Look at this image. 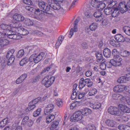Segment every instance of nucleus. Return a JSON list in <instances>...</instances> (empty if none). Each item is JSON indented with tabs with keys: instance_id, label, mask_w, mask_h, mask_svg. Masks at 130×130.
I'll use <instances>...</instances> for the list:
<instances>
[{
	"instance_id": "79ce46f5",
	"label": "nucleus",
	"mask_w": 130,
	"mask_h": 130,
	"mask_svg": "<svg viewBox=\"0 0 130 130\" xmlns=\"http://www.w3.org/2000/svg\"><path fill=\"white\" fill-rule=\"evenodd\" d=\"M109 43L111 45L114 46H117L119 44L118 42L113 39L110 41Z\"/></svg>"
},
{
	"instance_id": "0e129e2a",
	"label": "nucleus",
	"mask_w": 130,
	"mask_h": 130,
	"mask_svg": "<svg viewBox=\"0 0 130 130\" xmlns=\"http://www.w3.org/2000/svg\"><path fill=\"white\" fill-rule=\"evenodd\" d=\"M25 8L28 11L31 12L34 9L33 7L29 6H26Z\"/></svg>"
},
{
	"instance_id": "0eeeda50",
	"label": "nucleus",
	"mask_w": 130,
	"mask_h": 130,
	"mask_svg": "<svg viewBox=\"0 0 130 130\" xmlns=\"http://www.w3.org/2000/svg\"><path fill=\"white\" fill-rule=\"evenodd\" d=\"M118 7L121 12L122 13H123L128 10V8L127 6L126 3L125 4V2L124 1L121 2L119 5Z\"/></svg>"
},
{
	"instance_id": "69168bd1",
	"label": "nucleus",
	"mask_w": 130,
	"mask_h": 130,
	"mask_svg": "<svg viewBox=\"0 0 130 130\" xmlns=\"http://www.w3.org/2000/svg\"><path fill=\"white\" fill-rule=\"evenodd\" d=\"M27 75L26 74H24L20 76V78H21L22 80L23 81L27 77Z\"/></svg>"
},
{
	"instance_id": "4be33fe9",
	"label": "nucleus",
	"mask_w": 130,
	"mask_h": 130,
	"mask_svg": "<svg viewBox=\"0 0 130 130\" xmlns=\"http://www.w3.org/2000/svg\"><path fill=\"white\" fill-rule=\"evenodd\" d=\"M20 29V30H21L22 31L24 32H28V31L26 29H25L24 28H11V29L10 30V32H17L18 31H19V29Z\"/></svg>"
},
{
	"instance_id": "a878e982",
	"label": "nucleus",
	"mask_w": 130,
	"mask_h": 130,
	"mask_svg": "<svg viewBox=\"0 0 130 130\" xmlns=\"http://www.w3.org/2000/svg\"><path fill=\"white\" fill-rule=\"evenodd\" d=\"M48 115L46 117V122L47 123H49L51 122L55 118V116L54 115L50 114Z\"/></svg>"
},
{
	"instance_id": "f257e3e1",
	"label": "nucleus",
	"mask_w": 130,
	"mask_h": 130,
	"mask_svg": "<svg viewBox=\"0 0 130 130\" xmlns=\"http://www.w3.org/2000/svg\"><path fill=\"white\" fill-rule=\"evenodd\" d=\"M15 51L14 49H11L8 51L7 54L6 58L8 59L7 61L8 65H10L12 64L14 61L15 56L13 54Z\"/></svg>"
},
{
	"instance_id": "49530a36",
	"label": "nucleus",
	"mask_w": 130,
	"mask_h": 130,
	"mask_svg": "<svg viewBox=\"0 0 130 130\" xmlns=\"http://www.w3.org/2000/svg\"><path fill=\"white\" fill-rule=\"evenodd\" d=\"M97 28V25L95 24L94 23H93L91 24L89 27L90 29L92 31L95 30Z\"/></svg>"
},
{
	"instance_id": "864d4df0",
	"label": "nucleus",
	"mask_w": 130,
	"mask_h": 130,
	"mask_svg": "<svg viewBox=\"0 0 130 130\" xmlns=\"http://www.w3.org/2000/svg\"><path fill=\"white\" fill-rule=\"evenodd\" d=\"M29 118L28 116H26L23 119L22 123L24 124H26V123L28 122V121L29 120Z\"/></svg>"
},
{
	"instance_id": "c85d7f7f",
	"label": "nucleus",
	"mask_w": 130,
	"mask_h": 130,
	"mask_svg": "<svg viewBox=\"0 0 130 130\" xmlns=\"http://www.w3.org/2000/svg\"><path fill=\"white\" fill-rule=\"evenodd\" d=\"M97 61L98 62H101L103 60H105L103 59V56L102 54L101 53H97L96 54Z\"/></svg>"
},
{
	"instance_id": "09e8293b",
	"label": "nucleus",
	"mask_w": 130,
	"mask_h": 130,
	"mask_svg": "<svg viewBox=\"0 0 130 130\" xmlns=\"http://www.w3.org/2000/svg\"><path fill=\"white\" fill-rule=\"evenodd\" d=\"M41 110V109L40 108L37 109L34 112L33 115V116L35 117L38 116L40 113Z\"/></svg>"
},
{
	"instance_id": "9b49d317",
	"label": "nucleus",
	"mask_w": 130,
	"mask_h": 130,
	"mask_svg": "<svg viewBox=\"0 0 130 130\" xmlns=\"http://www.w3.org/2000/svg\"><path fill=\"white\" fill-rule=\"evenodd\" d=\"M13 19L14 20L18 21H23L24 20V18L22 15L17 13L13 15Z\"/></svg>"
},
{
	"instance_id": "c03bdc74",
	"label": "nucleus",
	"mask_w": 130,
	"mask_h": 130,
	"mask_svg": "<svg viewBox=\"0 0 130 130\" xmlns=\"http://www.w3.org/2000/svg\"><path fill=\"white\" fill-rule=\"evenodd\" d=\"M33 22L29 19H26L25 22V23L26 25L28 26H31L33 25Z\"/></svg>"
},
{
	"instance_id": "473e14b6",
	"label": "nucleus",
	"mask_w": 130,
	"mask_h": 130,
	"mask_svg": "<svg viewBox=\"0 0 130 130\" xmlns=\"http://www.w3.org/2000/svg\"><path fill=\"white\" fill-rule=\"evenodd\" d=\"M36 54H34L29 57L28 60L30 62L34 61L35 63H37V62L36 61Z\"/></svg>"
},
{
	"instance_id": "5701e85b",
	"label": "nucleus",
	"mask_w": 130,
	"mask_h": 130,
	"mask_svg": "<svg viewBox=\"0 0 130 130\" xmlns=\"http://www.w3.org/2000/svg\"><path fill=\"white\" fill-rule=\"evenodd\" d=\"M103 53L104 56L106 58L109 57L111 55L110 50L107 48H105L104 49Z\"/></svg>"
},
{
	"instance_id": "20e7f679",
	"label": "nucleus",
	"mask_w": 130,
	"mask_h": 130,
	"mask_svg": "<svg viewBox=\"0 0 130 130\" xmlns=\"http://www.w3.org/2000/svg\"><path fill=\"white\" fill-rule=\"evenodd\" d=\"M108 112L112 115L117 116H121L122 115V113L119 109L115 107L110 106L108 110Z\"/></svg>"
},
{
	"instance_id": "1a4fd4ad",
	"label": "nucleus",
	"mask_w": 130,
	"mask_h": 130,
	"mask_svg": "<svg viewBox=\"0 0 130 130\" xmlns=\"http://www.w3.org/2000/svg\"><path fill=\"white\" fill-rule=\"evenodd\" d=\"M54 106L52 104H49L46 107L44 111L45 115H48L53 111Z\"/></svg>"
},
{
	"instance_id": "a211bd4d",
	"label": "nucleus",
	"mask_w": 130,
	"mask_h": 130,
	"mask_svg": "<svg viewBox=\"0 0 130 130\" xmlns=\"http://www.w3.org/2000/svg\"><path fill=\"white\" fill-rule=\"evenodd\" d=\"M44 55L45 54L44 52L40 53L38 55L36 54V62L38 63L44 58Z\"/></svg>"
},
{
	"instance_id": "13d9d810",
	"label": "nucleus",
	"mask_w": 130,
	"mask_h": 130,
	"mask_svg": "<svg viewBox=\"0 0 130 130\" xmlns=\"http://www.w3.org/2000/svg\"><path fill=\"white\" fill-rule=\"evenodd\" d=\"M82 47V48L85 49L88 48V45L86 42H83L81 44Z\"/></svg>"
},
{
	"instance_id": "cd10ccee",
	"label": "nucleus",
	"mask_w": 130,
	"mask_h": 130,
	"mask_svg": "<svg viewBox=\"0 0 130 130\" xmlns=\"http://www.w3.org/2000/svg\"><path fill=\"white\" fill-rule=\"evenodd\" d=\"M82 104L81 102L76 101L72 103L70 106V108L72 109L76 107L80 106Z\"/></svg>"
},
{
	"instance_id": "dca6fc26",
	"label": "nucleus",
	"mask_w": 130,
	"mask_h": 130,
	"mask_svg": "<svg viewBox=\"0 0 130 130\" xmlns=\"http://www.w3.org/2000/svg\"><path fill=\"white\" fill-rule=\"evenodd\" d=\"M123 85H119L115 86L113 88L115 92H120L123 91Z\"/></svg>"
},
{
	"instance_id": "f8f14e48",
	"label": "nucleus",
	"mask_w": 130,
	"mask_h": 130,
	"mask_svg": "<svg viewBox=\"0 0 130 130\" xmlns=\"http://www.w3.org/2000/svg\"><path fill=\"white\" fill-rule=\"evenodd\" d=\"M103 14V12L101 11L98 10V11L95 12L94 13V16L96 18H98L96 19V21L97 22L100 21L101 20V19H99L102 17V16Z\"/></svg>"
},
{
	"instance_id": "6ab92c4d",
	"label": "nucleus",
	"mask_w": 130,
	"mask_h": 130,
	"mask_svg": "<svg viewBox=\"0 0 130 130\" xmlns=\"http://www.w3.org/2000/svg\"><path fill=\"white\" fill-rule=\"evenodd\" d=\"M9 43V41L6 39H0V49L2 48V47L6 45Z\"/></svg>"
},
{
	"instance_id": "8fccbe9b",
	"label": "nucleus",
	"mask_w": 130,
	"mask_h": 130,
	"mask_svg": "<svg viewBox=\"0 0 130 130\" xmlns=\"http://www.w3.org/2000/svg\"><path fill=\"white\" fill-rule=\"evenodd\" d=\"M86 129L87 130H95V127L91 124L88 125L86 127Z\"/></svg>"
},
{
	"instance_id": "f03ea898",
	"label": "nucleus",
	"mask_w": 130,
	"mask_h": 130,
	"mask_svg": "<svg viewBox=\"0 0 130 130\" xmlns=\"http://www.w3.org/2000/svg\"><path fill=\"white\" fill-rule=\"evenodd\" d=\"M55 79L54 77H52L49 78L47 77H45L42 81L41 83L46 87H50L54 82Z\"/></svg>"
},
{
	"instance_id": "b1692460",
	"label": "nucleus",
	"mask_w": 130,
	"mask_h": 130,
	"mask_svg": "<svg viewBox=\"0 0 130 130\" xmlns=\"http://www.w3.org/2000/svg\"><path fill=\"white\" fill-rule=\"evenodd\" d=\"M105 123L108 126L113 127L116 125V122L112 120L108 119L106 120Z\"/></svg>"
},
{
	"instance_id": "bb28decb",
	"label": "nucleus",
	"mask_w": 130,
	"mask_h": 130,
	"mask_svg": "<svg viewBox=\"0 0 130 130\" xmlns=\"http://www.w3.org/2000/svg\"><path fill=\"white\" fill-rule=\"evenodd\" d=\"M119 12V9L117 8H114V9H112V11L111 13L112 16L113 17H115L118 15V13Z\"/></svg>"
},
{
	"instance_id": "e2e57ef3",
	"label": "nucleus",
	"mask_w": 130,
	"mask_h": 130,
	"mask_svg": "<svg viewBox=\"0 0 130 130\" xmlns=\"http://www.w3.org/2000/svg\"><path fill=\"white\" fill-rule=\"evenodd\" d=\"M33 123V121L31 120H28V122L26 123L27 125L29 126H31Z\"/></svg>"
},
{
	"instance_id": "a18cd8bd",
	"label": "nucleus",
	"mask_w": 130,
	"mask_h": 130,
	"mask_svg": "<svg viewBox=\"0 0 130 130\" xmlns=\"http://www.w3.org/2000/svg\"><path fill=\"white\" fill-rule=\"evenodd\" d=\"M56 103L57 105L59 107H61L63 105L61 100L60 99H58L56 100Z\"/></svg>"
},
{
	"instance_id": "6e6d98bb",
	"label": "nucleus",
	"mask_w": 130,
	"mask_h": 130,
	"mask_svg": "<svg viewBox=\"0 0 130 130\" xmlns=\"http://www.w3.org/2000/svg\"><path fill=\"white\" fill-rule=\"evenodd\" d=\"M78 30L77 26L74 25V27L70 29V32H76Z\"/></svg>"
},
{
	"instance_id": "ddd939ff",
	"label": "nucleus",
	"mask_w": 130,
	"mask_h": 130,
	"mask_svg": "<svg viewBox=\"0 0 130 130\" xmlns=\"http://www.w3.org/2000/svg\"><path fill=\"white\" fill-rule=\"evenodd\" d=\"M61 5H62V6H61L60 10L62 13H64L66 10V9L68 7L69 8V9L70 8L69 6V3L67 2L62 3Z\"/></svg>"
},
{
	"instance_id": "2f4dec72",
	"label": "nucleus",
	"mask_w": 130,
	"mask_h": 130,
	"mask_svg": "<svg viewBox=\"0 0 130 130\" xmlns=\"http://www.w3.org/2000/svg\"><path fill=\"white\" fill-rule=\"evenodd\" d=\"M84 79L83 78L80 79L79 82V87L80 89H82L86 85L84 82Z\"/></svg>"
},
{
	"instance_id": "4c0bfd02",
	"label": "nucleus",
	"mask_w": 130,
	"mask_h": 130,
	"mask_svg": "<svg viewBox=\"0 0 130 130\" xmlns=\"http://www.w3.org/2000/svg\"><path fill=\"white\" fill-rule=\"evenodd\" d=\"M24 55V51L23 49L20 50L16 55L17 58H21Z\"/></svg>"
},
{
	"instance_id": "4d7b16f0",
	"label": "nucleus",
	"mask_w": 130,
	"mask_h": 130,
	"mask_svg": "<svg viewBox=\"0 0 130 130\" xmlns=\"http://www.w3.org/2000/svg\"><path fill=\"white\" fill-rule=\"evenodd\" d=\"M73 93L72 94L71 96V98L72 100L75 99L76 97L77 93L76 91H74V90H73Z\"/></svg>"
},
{
	"instance_id": "a19ab883",
	"label": "nucleus",
	"mask_w": 130,
	"mask_h": 130,
	"mask_svg": "<svg viewBox=\"0 0 130 130\" xmlns=\"http://www.w3.org/2000/svg\"><path fill=\"white\" fill-rule=\"evenodd\" d=\"M97 92V90L96 89H91L89 92L88 95L90 96H92L95 94Z\"/></svg>"
},
{
	"instance_id": "de8ad7c7",
	"label": "nucleus",
	"mask_w": 130,
	"mask_h": 130,
	"mask_svg": "<svg viewBox=\"0 0 130 130\" xmlns=\"http://www.w3.org/2000/svg\"><path fill=\"white\" fill-rule=\"evenodd\" d=\"M117 2L115 1L110 2V3L108 5L111 8L113 9H114V8H116L114 7L116 5Z\"/></svg>"
},
{
	"instance_id": "338daca9",
	"label": "nucleus",
	"mask_w": 130,
	"mask_h": 130,
	"mask_svg": "<svg viewBox=\"0 0 130 130\" xmlns=\"http://www.w3.org/2000/svg\"><path fill=\"white\" fill-rule=\"evenodd\" d=\"M85 93L84 92H83L79 93L78 95V98L80 99L82 98L85 95Z\"/></svg>"
},
{
	"instance_id": "5fc2aeb1",
	"label": "nucleus",
	"mask_w": 130,
	"mask_h": 130,
	"mask_svg": "<svg viewBox=\"0 0 130 130\" xmlns=\"http://www.w3.org/2000/svg\"><path fill=\"white\" fill-rule=\"evenodd\" d=\"M113 96L116 97V98H114L116 100L118 99V98H119L120 99L122 98L123 100L125 99V97L123 96L122 95H120L119 94H114L113 95Z\"/></svg>"
},
{
	"instance_id": "052dcab7",
	"label": "nucleus",
	"mask_w": 130,
	"mask_h": 130,
	"mask_svg": "<svg viewBox=\"0 0 130 130\" xmlns=\"http://www.w3.org/2000/svg\"><path fill=\"white\" fill-rule=\"evenodd\" d=\"M37 48V46H32L29 49V52H30L31 51H32L33 52H35L36 51Z\"/></svg>"
},
{
	"instance_id": "774afa93",
	"label": "nucleus",
	"mask_w": 130,
	"mask_h": 130,
	"mask_svg": "<svg viewBox=\"0 0 130 130\" xmlns=\"http://www.w3.org/2000/svg\"><path fill=\"white\" fill-rule=\"evenodd\" d=\"M125 126V125H120L118 126V128L120 130H124Z\"/></svg>"
},
{
	"instance_id": "603ef678",
	"label": "nucleus",
	"mask_w": 130,
	"mask_h": 130,
	"mask_svg": "<svg viewBox=\"0 0 130 130\" xmlns=\"http://www.w3.org/2000/svg\"><path fill=\"white\" fill-rule=\"evenodd\" d=\"M114 60H117L119 61H122V59L120 56L118 55H116L113 56V59H112Z\"/></svg>"
},
{
	"instance_id": "39448f33",
	"label": "nucleus",
	"mask_w": 130,
	"mask_h": 130,
	"mask_svg": "<svg viewBox=\"0 0 130 130\" xmlns=\"http://www.w3.org/2000/svg\"><path fill=\"white\" fill-rule=\"evenodd\" d=\"M81 111H78L75 112L71 117L70 121L72 122L77 121L82 119V116Z\"/></svg>"
},
{
	"instance_id": "6e6552de",
	"label": "nucleus",
	"mask_w": 130,
	"mask_h": 130,
	"mask_svg": "<svg viewBox=\"0 0 130 130\" xmlns=\"http://www.w3.org/2000/svg\"><path fill=\"white\" fill-rule=\"evenodd\" d=\"M38 5L41 9L46 12L50 10L51 8L50 7L49 5L48 6L43 2H39Z\"/></svg>"
},
{
	"instance_id": "680f3d73",
	"label": "nucleus",
	"mask_w": 130,
	"mask_h": 130,
	"mask_svg": "<svg viewBox=\"0 0 130 130\" xmlns=\"http://www.w3.org/2000/svg\"><path fill=\"white\" fill-rule=\"evenodd\" d=\"M80 19V18L79 17H77L76 19L74 21V25L77 26V24L78 22L79 21Z\"/></svg>"
},
{
	"instance_id": "412c9836",
	"label": "nucleus",
	"mask_w": 130,
	"mask_h": 130,
	"mask_svg": "<svg viewBox=\"0 0 130 130\" xmlns=\"http://www.w3.org/2000/svg\"><path fill=\"white\" fill-rule=\"evenodd\" d=\"M119 61L117 60H111L110 62L112 65L115 66H119L121 64V61Z\"/></svg>"
},
{
	"instance_id": "2eb2a0df",
	"label": "nucleus",
	"mask_w": 130,
	"mask_h": 130,
	"mask_svg": "<svg viewBox=\"0 0 130 130\" xmlns=\"http://www.w3.org/2000/svg\"><path fill=\"white\" fill-rule=\"evenodd\" d=\"M81 112L83 115L86 116L92 113L91 110L87 108H85L81 110Z\"/></svg>"
},
{
	"instance_id": "f704fd0d",
	"label": "nucleus",
	"mask_w": 130,
	"mask_h": 130,
	"mask_svg": "<svg viewBox=\"0 0 130 130\" xmlns=\"http://www.w3.org/2000/svg\"><path fill=\"white\" fill-rule=\"evenodd\" d=\"M58 124L59 122L57 121H56L53 122L52 123L50 127L51 130H53L56 128L58 125Z\"/></svg>"
},
{
	"instance_id": "4468645a",
	"label": "nucleus",
	"mask_w": 130,
	"mask_h": 130,
	"mask_svg": "<svg viewBox=\"0 0 130 130\" xmlns=\"http://www.w3.org/2000/svg\"><path fill=\"white\" fill-rule=\"evenodd\" d=\"M0 27L1 29L4 30L5 32H10V30L11 29L10 25H6L4 24H2L1 25Z\"/></svg>"
},
{
	"instance_id": "7ed1b4c3",
	"label": "nucleus",
	"mask_w": 130,
	"mask_h": 130,
	"mask_svg": "<svg viewBox=\"0 0 130 130\" xmlns=\"http://www.w3.org/2000/svg\"><path fill=\"white\" fill-rule=\"evenodd\" d=\"M47 3L50 7L55 10H60L61 6L59 3L55 0H48Z\"/></svg>"
},
{
	"instance_id": "e433bc0d",
	"label": "nucleus",
	"mask_w": 130,
	"mask_h": 130,
	"mask_svg": "<svg viewBox=\"0 0 130 130\" xmlns=\"http://www.w3.org/2000/svg\"><path fill=\"white\" fill-rule=\"evenodd\" d=\"M125 78V76H122L120 77L118 79L117 81L118 83H125L126 81Z\"/></svg>"
},
{
	"instance_id": "f3484780",
	"label": "nucleus",
	"mask_w": 130,
	"mask_h": 130,
	"mask_svg": "<svg viewBox=\"0 0 130 130\" xmlns=\"http://www.w3.org/2000/svg\"><path fill=\"white\" fill-rule=\"evenodd\" d=\"M115 38L116 40L119 42H123L125 40L124 37L120 34L116 35Z\"/></svg>"
},
{
	"instance_id": "37998d69",
	"label": "nucleus",
	"mask_w": 130,
	"mask_h": 130,
	"mask_svg": "<svg viewBox=\"0 0 130 130\" xmlns=\"http://www.w3.org/2000/svg\"><path fill=\"white\" fill-rule=\"evenodd\" d=\"M99 2H98L94 0L92 1L91 5L93 7L97 9Z\"/></svg>"
},
{
	"instance_id": "58836bf2",
	"label": "nucleus",
	"mask_w": 130,
	"mask_h": 130,
	"mask_svg": "<svg viewBox=\"0 0 130 130\" xmlns=\"http://www.w3.org/2000/svg\"><path fill=\"white\" fill-rule=\"evenodd\" d=\"M28 61V59L25 57L23 59L20 61V64L21 66L23 65L24 64H26Z\"/></svg>"
},
{
	"instance_id": "aec40b11",
	"label": "nucleus",
	"mask_w": 130,
	"mask_h": 130,
	"mask_svg": "<svg viewBox=\"0 0 130 130\" xmlns=\"http://www.w3.org/2000/svg\"><path fill=\"white\" fill-rule=\"evenodd\" d=\"M10 26L11 28H20L22 26V25L19 22L12 21Z\"/></svg>"
},
{
	"instance_id": "393cba45",
	"label": "nucleus",
	"mask_w": 130,
	"mask_h": 130,
	"mask_svg": "<svg viewBox=\"0 0 130 130\" xmlns=\"http://www.w3.org/2000/svg\"><path fill=\"white\" fill-rule=\"evenodd\" d=\"M90 107L93 109H98L100 108L101 106V104L99 102L95 103L94 104L91 103L90 104Z\"/></svg>"
},
{
	"instance_id": "bf43d9fd",
	"label": "nucleus",
	"mask_w": 130,
	"mask_h": 130,
	"mask_svg": "<svg viewBox=\"0 0 130 130\" xmlns=\"http://www.w3.org/2000/svg\"><path fill=\"white\" fill-rule=\"evenodd\" d=\"M124 32H130V27L127 26H125L123 27V29Z\"/></svg>"
},
{
	"instance_id": "423d86ee",
	"label": "nucleus",
	"mask_w": 130,
	"mask_h": 130,
	"mask_svg": "<svg viewBox=\"0 0 130 130\" xmlns=\"http://www.w3.org/2000/svg\"><path fill=\"white\" fill-rule=\"evenodd\" d=\"M16 34H7V37L9 38L13 39L16 40L21 39L23 37L22 36L27 35L28 33H26L25 34H20V33H17Z\"/></svg>"
},
{
	"instance_id": "3c124183",
	"label": "nucleus",
	"mask_w": 130,
	"mask_h": 130,
	"mask_svg": "<svg viewBox=\"0 0 130 130\" xmlns=\"http://www.w3.org/2000/svg\"><path fill=\"white\" fill-rule=\"evenodd\" d=\"M105 62V60H103L102 62L100 65V68L102 70H104L106 69V64L104 63Z\"/></svg>"
},
{
	"instance_id": "7c9ffc66",
	"label": "nucleus",
	"mask_w": 130,
	"mask_h": 130,
	"mask_svg": "<svg viewBox=\"0 0 130 130\" xmlns=\"http://www.w3.org/2000/svg\"><path fill=\"white\" fill-rule=\"evenodd\" d=\"M106 6L105 4L102 2H99L98 8L97 10L101 11L103 10Z\"/></svg>"
},
{
	"instance_id": "9d476101",
	"label": "nucleus",
	"mask_w": 130,
	"mask_h": 130,
	"mask_svg": "<svg viewBox=\"0 0 130 130\" xmlns=\"http://www.w3.org/2000/svg\"><path fill=\"white\" fill-rule=\"evenodd\" d=\"M119 108L123 112L129 113L130 112V108L127 106L122 104H120L119 105Z\"/></svg>"
},
{
	"instance_id": "c9c22d12",
	"label": "nucleus",
	"mask_w": 130,
	"mask_h": 130,
	"mask_svg": "<svg viewBox=\"0 0 130 130\" xmlns=\"http://www.w3.org/2000/svg\"><path fill=\"white\" fill-rule=\"evenodd\" d=\"M30 102L29 103L28 107L26 109L27 111H28L27 110H28L29 111H30L36 107V106L34 104Z\"/></svg>"
},
{
	"instance_id": "ea45409f",
	"label": "nucleus",
	"mask_w": 130,
	"mask_h": 130,
	"mask_svg": "<svg viewBox=\"0 0 130 130\" xmlns=\"http://www.w3.org/2000/svg\"><path fill=\"white\" fill-rule=\"evenodd\" d=\"M121 55L123 57H126L129 56L130 53L126 51H122L120 52Z\"/></svg>"
},
{
	"instance_id": "c756f323",
	"label": "nucleus",
	"mask_w": 130,
	"mask_h": 130,
	"mask_svg": "<svg viewBox=\"0 0 130 130\" xmlns=\"http://www.w3.org/2000/svg\"><path fill=\"white\" fill-rule=\"evenodd\" d=\"M8 118L4 119L0 122V128H3L8 122Z\"/></svg>"
},
{
	"instance_id": "72a5a7b5",
	"label": "nucleus",
	"mask_w": 130,
	"mask_h": 130,
	"mask_svg": "<svg viewBox=\"0 0 130 130\" xmlns=\"http://www.w3.org/2000/svg\"><path fill=\"white\" fill-rule=\"evenodd\" d=\"M112 11V8L109 7L106 8L104 10V13L107 15H109L111 14Z\"/></svg>"
}]
</instances>
